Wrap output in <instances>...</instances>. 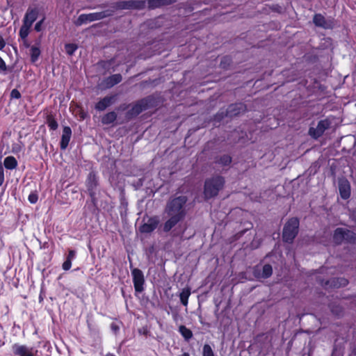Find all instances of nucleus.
I'll return each mask as SVG.
<instances>
[{
  "mask_svg": "<svg viewBox=\"0 0 356 356\" xmlns=\"http://www.w3.org/2000/svg\"><path fill=\"white\" fill-rule=\"evenodd\" d=\"M49 127L52 130H56L58 128L57 122L52 118H49L47 120Z\"/></svg>",
  "mask_w": 356,
  "mask_h": 356,
  "instance_id": "nucleus-32",
  "label": "nucleus"
},
{
  "mask_svg": "<svg viewBox=\"0 0 356 356\" xmlns=\"http://www.w3.org/2000/svg\"><path fill=\"white\" fill-rule=\"evenodd\" d=\"M224 179L217 176L207 179L204 184V195L206 198H211L218 195L224 186Z\"/></svg>",
  "mask_w": 356,
  "mask_h": 356,
  "instance_id": "nucleus-2",
  "label": "nucleus"
},
{
  "mask_svg": "<svg viewBox=\"0 0 356 356\" xmlns=\"http://www.w3.org/2000/svg\"><path fill=\"white\" fill-rule=\"evenodd\" d=\"M245 232V230H243V231H240L238 232H237L234 236V238L230 241L231 243L234 242L236 238L241 237Z\"/></svg>",
  "mask_w": 356,
  "mask_h": 356,
  "instance_id": "nucleus-42",
  "label": "nucleus"
},
{
  "mask_svg": "<svg viewBox=\"0 0 356 356\" xmlns=\"http://www.w3.org/2000/svg\"><path fill=\"white\" fill-rule=\"evenodd\" d=\"M330 310L337 316H341L343 313V309L340 306L330 305Z\"/></svg>",
  "mask_w": 356,
  "mask_h": 356,
  "instance_id": "nucleus-31",
  "label": "nucleus"
},
{
  "mask_svg": "<svg viewBox=\"0 0 356 356\" xmlns=\"http://www.w3.org/2000/svg\"><path fill=\"white\" fill-rule=\"evenodd\" d=\"M38 10L35 8H29L23 19V23L32 26L33 22L37 19Z\"/></svg>",
  "mask_w": 356,
  "mask_h": 356,
  "instance_id": "nucleus-13",
  "label": "nucleus"
},
{
  "mask_svg": "<svg viewBox=\"0 0 356 356\" xmlns=\"http://www.w3.org/2000/svg\"><path fill=\"white\" fill-rule=\"evenodd\" d=\"M31 28V26H29L23 23L22 26L19 29V35L21 38V39L24 41V42L26 41V38L28 37L30 33Z\"/></svg>",
  "mask_w": 356,
  "mask_h": 356,
  "instance_id": "nucleus-21",
  "label": "nucleus"
},
{
  "mask_svg": "<svg viewBox=\"0 0 356 356\" xmlns=\"http://www.w3.org/2000/svg\"><path fill=\"white\" fill-rule=\"evenodd\" d=\"M236 108H238V110H243V105L239 104V105H232L229 108V112L232 113L236 110Z\"/></svg>",
  "mask_w": 356,
  "mask_h": 356,
  "instance_id": "nucleus-39",
  "label": "nucleus"
},
{
  "mask_svg": "<svg viewBox=\"0 0 356 356\" xmlns=\"http://www.w3.org/2000/svg\"><path fill=\"white\" fill-rule=\"evenodd\" d=\"M181 356H190L189 354L188 353H184L182 354Z\"/></svg>",
  "mask_w": 356,
  "mask_h": 356,
  "instance_id": "nucleus-46",
  "label": "nucleus"
},
{
  "mask_svg": "<svg viewBox=\"0 0 356 356\" xmlns=\"http://www.w3.org/2000/svg\"><path fill=\"white\" fill-rule=\"evenodd\" d=\"M159 223L156 218H149L147 222L140 227V231L142 233H150L156 229Z\"/></svg>",
  "mask_w": 356,
  "mask_h": 356,
  "instance_id": "nucleus-14",
  "label": "nucleus"
},
{
  "mask_svg": "<svg viewBox=\"0 0 356 356\" xmlns=\"http://www.w3.org/2000/svg\"><path fill=\"white\" fill-rule=\"evenodd\" d=\"M122 81V76L119 74H113L108 78L106 79L105 81L106 82V86L107 88H111L114 85L120 83Z\"/></svg>",
  "mask_w": 356,
  "mask_h": 356,
  "instance_id": "nucleus-18",
  "label": "nucleus"
},
{
  "mask_svg": "<svg viewBox=\"0 0 356 356\" xmlns=\"http://www.w3.org/2000/svg\"><path fill=\"white\" fill-rule=\"evenodd\" d=\"M76 257V251L74 250H70L67 255L66 259L72 261Z\"/></svg>",
  "mask_w": 356,
  "mask_h": 356,
  "instance_id": "nucleus-37",
  "label": "nucleus"
},
{
  "mask_svg": "<svg viewBox=\"0 0 356 356\" xmlns=\"http://www.w3.org/2000/svg\"><path fill=\"white\" fill-rule=\"evenodd\" d=\"M202 356H215L213 351L209 344H204L203 346Z\"/></svg>",
  "mask_w": 356,
  "mask_h": 356,
  "instance_id": "nucleus-29",
  "label": "nucleus"
},
{
  "mask_svg": "<svg viewBox=\"0 0 356 356\" xmlns=\"http://www.w3.org/2000/svg\"><path fill=\"white\" fill-rule=\"evenodd\" d=\"M13 351L17 356H38V350L29 348L25 345L15 343L13 346Z\"/></svg>",
  "mask_w": 356,
  "mask_h": 356,
  "instance_id": "nucleus-8",
  "label": "nucleus"
},
{
  "mask_svg": "<svg viewBox=\"0 0 356 356\" xmlns=\"http://www.w3.org/2000/svg\"><path fill=\"white\" fill-rule=\"evenodd\" d=\"M319 283L325 289L344 287L348 284V280L344 277H333L324 281L320 280Z\"/></svg>",
  "mask_w": 356,
  "mask_h": 356,
  "instance_id": "nucleus-7",
  "label": "nucleus"
},
{
  "mask_svg": "<svg viewBox=\"0 0 356 356\" xmlns=\"http://www.w3.org/2000/svg\"><path fill=\"white\" fill-rule=\"evenodd\" d=\"M146 102L145 100H142L140 102L137 103L135 106H133L131 113L132 114L138 115L141 113L146 108Z\"/></svg>",
  "mask_w": 356,
  "mask_h": 356,
  "instance_id": "nucleus-23",
  "label": "nucleus"
},
{
  "mask_svg": "<svg viewBox=\"0 0 356 356\" xmlns=\"http://www.w3.org/2000/svg\"><path fill=\"white\" fill-rule=\"evenodd\" d=\"M88 247H89V248H90V250L91 251V250H91V247H92V246H91V245H89Z\"/></svg>",
  "mask_w": 356,
  "mask_h": 356,
  "instance_id": "nucleus-48",
  "label": "nucleus"
},
{
  "mask_svg": "<svg viewBox=\"0 0 356 356\" xmlns=\"http://www.w3.org/2000/svg\"><path fill=\"white\" fill-rule=\"evenodd\" d=\"M330 124L329 121L327 120H321L318 123L316 128L311 127L309 129V134L312 138L316 139L323 135L325 131L329 128Z\"/></svg>",
  "mask_w": 356,
  "mask_h": 356,
  "instance_id": "nucleus-10",
  "label": "nucleus"
},
{
  "mask_svg": "<svg viewBox=\"0 0 356 356\" xmlns=\"http://www.w3.org/2000/svg\"><path fill=\"white\" fill-rule=\"evenodd\" d=\"M313 22L317 26L323 29H332L333 27V22L332 19H326L322 15L316 14L314 16Z\"/></svg>",
  "mask_w": 356,
  "mask_h": 356,
  "instance_id": "nucleus-12",
  "label": "nucleus"
},
{
  "mask_svg": "<svg viewBox=\"0 0 356 356\" xmlns=\"http://www.w3.org/2000/svg\"><path fill=\"white\" fill-rule=\"evenodd\" d=\"M3 164L6 168L13 170L17 167V161L14 156H10L4 159Z\"/></svg>",
  "mask_w": 356,
  "mask_h": 356,
  "instance_id": "nucleus-20",
  "label": "nucleus"
},
{
  "mask_svg": "<svg viewBox=\"0 0 356 356\" xmlns=\"http://www.w3.org/2000/svg\"><path fill=\"white\" fill-rule=\"evenodd\" d=\"M334 241L337 243H356V235L346 228L339 227L334 230L333 235Z\"/></svg>",
  "mask_w": 356,
  "mask_h": 356,
  "instance_id": "nucleus-4",
  "label": "nucleus"
},
{
  "mask_svg": "<svg viewBox=\"0 0 356 356\" xmlns=\"http://www.w3.org/2000/svg\"><path fill=\"white\" fill-rule=\"evenodd\" d=\"M134 289L140 293L144 290L145 277L143 271L137 268L131 270Z\"/></svg>",
  "mask_w": 356,
  "mask_h": 356,
  "instance_id": "nucleus-6",
  "label": "nucleus"
},
{
  "mask_svg": "<svg viewBox=\"0 0 356 356\" xmlns=\"http://www.w3.org/2000/svg\"><path fill=\"white\" fill-rule=\"evenodd\" d=\"M273 274V268L271 266L270 264H265L264 266H263V268H262V274H261V277L263 278H268L270 277Z\"/></svg>",
  "mask_w": 356,
  "mask_h": 356,
  "instance_id": "nucleus-26",
  "label": "nucleus"
},
{
  "mask_svg": "<svg viewBox=\"0 0 356 356\" xmlns=\"http://www.w3.org/2000/svg\"><path fill=\"white\" fill-rule=\"evenodd\" d=\"M6 43L3 38L0 35V50L3 49L5 47Z\"/></svg>",
  "mask_w": 356,
  "mask_h": 356,
  "instance_id": "nucleus-44",
  "label": "nucleus"
},
{
  "mask_svg": "<svg viewBox=\"0 0 356 356\" xmlns=\"http://www.w3.org/2000/svg\"><path fill=\"white\" fill-rule=\"evenodd\" d=\"M44 17H43L41 20L38 21L35 25V27H34V29L37 31V32H40L42 31V24L44 23Z\"/></svg>",
  "mask_w": 356,
  "mask_h": 356,
  "instance_id": "nucleus-34",
  "label": "nucleus"
},
{
  "mask_svg": "<svg viewBox=\"0 0 356 356\" xmlns=\"http://www.w3.org/2000/svg\"><path fill=\"white\" fill-rule=\"evenodd\" d=\"M98 184L97 177L94 172H90L86 181L87 191L94 200L96 195V188Z\"/></svg>",
  "mask_w": 356,
  "mask_h": 356,
  "instance_id": "nucleus-9",
  "label": "nucleus"
},
{
  "mask_svg": "<svg viewBox=\"0 0 356 356\" xmlns=\"http://www.w3.org/2000/svg\"><path fill=\"white\" fill-rule=\"evenodd\" d=\"M65 48L67 54L72 55L76 50L77 46L74 44H67Z\"/></svg>",
  "mask_w": 356,
  "mask_h": 356,
  "instance_id": "nucleus-30",
  "label": "nucleus"
},
{
  "mask_svg": "<svg viewBox=\"0 0 356 356\" xmlns=\"http://www.w3.org/2000/svg\"><path fill=\"white\" fill-rule=\"evenodd\" d=\"M117 118V114L115 112H110L106 114L102 120V122L104 124H109L113 122Z\"/></svg>",
  "mask_w": 356,
  "mask_h": 356,
  "instance_id": "nucleus-24",
  "label": "nucleus"
},
{
  "mask_svg": "<svg viewBox=\"0 0 356 356\" xmlns=\"http://www.w3.org/2000/svg\"><path fill=\"white\" fill-rule=\"evenodd\" d=\"M339 190L343 199L346 200L350 197V184L346 179L341 178L339 179Z\"/></svg>",
  "mask_w": 356,
  "mask_h": 356,
  "instance_id": "nucleus-11",
  "label": "nucleus"
},
{
  "mask_svg": "<svg viewBox=\"0 0 356 356\" xmlns=\"http://www.w3.org/2000/svg\"><path fill=\"white\" fill-rule=\"evenodd\" d=\"M40 54V50L38 47L33 46L31 48V59L32 62H35Z\"/></svg>",
  "mask_w": 356,
  "mask_h": 356,
  "instance_id": "nucleus-28",
  "label": "nucleus"
},
{
  "mask_svg": "<svg viewBox=\"0 0 356 356\" xmlns=\"http://www.w3.org/2000/svg\"><path fill=\"white\" fill-rule=\"evenodd\" d=\"M169 0H149L148 6L151 8H155L161 6L169 3Z\"/></svg>",
  "mask_w": 356,
  "mask_h": 356,
  "instance_id": "nucleus-25",
  "label": "nucleus"
},
{
  "mask_svg": "<svg viewBox=\"0 0 356 356\" xmlns=\"http://www.w3.org/2000/svg\"><path fill=\"white\" fill-rule=\"evenodd\" d=\"M111 328L112 330L115 331V332L119 330V326L116 325L115 323H111Z\"/></svg>",
  "mask_w": 356,
  "mask_h": 356,
  "instance_id": "nucleus-43",
  "label": "nucleus"
},
{
  "mask_svg": "<svg viewBox=\"0 0 356 356\" xmlns=\"http://www.w3.org/2000/svg\"><path fill=\"white\" fill-rule=\"evenodd\" d=\"M299 224V220L297 218H292L286 222L282 233L284 242L292 243L298 232Z\"/></svg>",
  "mask_w": 356,
  "mask_h": 356,
  "instance_id": "nucleus-3",
  "label": "nucleus"
},
{
  "mask_svg": "<svg viewBox=\"0 0 356 356\" xmlns=\"http://www.w3.org/2000/svg\"><path fill=\"white\" fill-rule=\"evenodd\" d=\"M10 97L11 99H19L21 97V94L19 91L17 89L12 90L10 92Z\"/></svg>",
  "mask_w": 356,
  "mask_h": 356,
  "instance_id": "nucleus-35",
  "label": "nucleus"
},
{
  "mask_svg": "<svg viewBox=\"0 0 356 356\" xmlns=\"http://www.w3.org/2000/svg\"><path fill=\"white\" fill-rule=\"evenodd\" d=\"M115 96H106L95 105V108L98 111H104L111 106L115 102Z\"/></svg>",
  "mask_w": 356,
  "mask_h": 356,
  "instance_id": "nucleus-15",
  "label": "nucleus"
},
{
  "mask_svg": "<svg viewBox=\"0 0 356 356\" xmlns=\"http://www.w3.org/2000/svg\"><path fill=\"white\" fill-rule=\"evenodd\" d=\"M216 162L223 166H227L231 163L232 158L229 155H223L220 156Z\"/></svg>",
  "mask_w": 356,
  "mask_h": 356,
  "instance_id": "nucleus-27",
  "label": "nucleus"
},
{
  "mask_svg": "<svg viewBox=\"0 0 356 356\" xmlns=\"http://www.w3.org/2000/svg\"><path fill=\"white\" fill-rule=\"evenodd\" d=\"M168 216L170 217V218L168 220L166 221L163 227V229L165 232L170 231L179 221H180L183 218L176 216Z\"/></svg>",
  "mask_w": 356,
  "mask_h": 356,
  "instance_id": "nucleus-17",
  "label": "nucleus"
},
{
  "mask_svg": "<svg viewBox=\"0 0 356 356\" xmlns=\"http://www.w3.org/2000/svg\"><path fill=\"white\" fill-rule=\"evenodd\" d=\"M4 181V173L3 168L2 164L0 163V186H1Z\"/></svg>",
  "mask_w": 356,
  "mask_h": 356,
  "instance_id": "nucleus-40",
  "label": "nucleus"
},
{
  "mask_svg": "<svg viewBox=\"0 0 356 356\" xmlns=\"http://www.w3.org/2000/svg\"><path fill=\"white\" fill-rule=\"evenodd\" d=\"M144 6H145V1H140V2H137V3L132 2V3H131V5H129V6L140 8H143Z\"/></svg>",
  "mask_w": 356,
  "mask_h": 356,
  "instance_id": "nucleus-38",
  "label": "nucleus"
},
{
  "mask_svg": "<svg viewBox=\"0 0 356 356\" xmlns=\"http://www.w3.org/2000/svg\"><path fill=\"white\" fill-rule=\"evenodd\" d=\"M72 131L69 127H65L63 130V134L60 141V147L63 149H66L67 147L70 138H71Z\"/></svg>",
  "mask_w": 356,
  "mask_h": 356,
  "instance_id": "nucleus-16",
  "label": "nucleus"
},
{
  "mask_svg": "<svg viewBox=\"0 0 356 356\" xmlns=\"http://www.w3.org/2000/svg\"><path fill=\"white\" fill-rule=\"evenodd\" d=\"M88 325L89 329H90V330H91V325H90V324L88 323Z\"/></svg>",
  "mask_w": 356,
  "mask_h": 356,
  "instance_id": "nucleus-47",
  "label": "nucleus"
},
{
  "mask_svg": "<svg viewBox=\"0 0 356 356\" xmlns=\"http://www.w3.org/2000/svg\"><path fill=\"white\" fill-rule=\"evenodd\" d=\"M29 201L32 203V204H35L36 203V202L38 201V195L35 193H31L29 195Z\"/></svg>",
  "mask_w": 356,
  "mask_h": 356,
  "instance_id": "nucleus-36",
  "label": "nucleus"
},
{
  "mask_svg": "<svg viewBox=\"0 0 356 356\" xmlns=\"http://www.w3.org/2000/svg\"><path fill=\"white\" fill-rule=\"evenodd\" d=\"M179 332L186 341H188L193 337L192 331L185 325H180L179 327Z\"/></svg>",
  "mask_w": 356,
  "mask_h": 356,
  "instance_id": "nucleus-22",
  "label": "nucleus"
},
{
  "mask_svg": "<svg viewBox=\"0 0 356 356\" xmlns=\"http://www.w3.org/2000/svg\"><path fill=\"white\" fill-rule=\"evenodd\" d=\"M7 70V67L4 60L0 57V72H5Z\"/></svg>",
  "mask_w": 356,
  "mask_h": 356,
  "instance_id": "nucleus-41",
  "label": "nucleus"
},
{
  "mask_svg": "<svg viewBox=\"0 0 356 356\" xmlns=\"http://www.w3.org/2000/svg\"><path fill=\"white\" fill-rule=\"evenodd\" d=\"M109 15H111V13L108 11H102L89 14H82L79 16L76 22V25H81L83 24H86L88 22L99 20Z\"/></svg>",
  "mask_w": 356,
  "mask_h": 356,
  "instance_id": "nucleus-5",
  "label": "nucleus"
},
{
  "mask_svg": "<svg viewBox=\"0 0 356 356\" xmlns=\"http://www.w3.org/2000/svg\"><path fill=\"white\" fill-rule=\"evenodd\" d=\"M191 289L187 287L182 289L179 294L180 302L184 306H187L188 303V298L191 296Z\"/></svg>",
  "mask_w": 356,
  "mask_h": 356,
  "instance_id": "nucleus-19",
  "label": "nucleus"
},
{
  "mask_svg": "<svg viewBox=\"0 0 356 356\" xmlns=\"http://www.w3.org/2000/svg\"><path fill=\"white\" fill-rule=\"evenodd\" d=\"M72 267V261L70 259H65L62 265V268L64 270H69Z\"/></svg>",
  "mask_w": 356,
  "mask_h": 356,
  "instance_id": "nucleus-33",
  "label": "nucleus"
},
{
  "mask_svg": "<svg viewBox=\"0 0 356 356\" xmlns=\"http://www.w3.org/2000/svg\"><path fill=\"white\" fill-rule=\"evenodd\" d=\"M187 201L185 196H179L170 200L166 207L168 216H176L184 218L185 215L184 205Z\"/></svg>",
  "mask_w": 356,
  "mask_h": 356,
  "instance_id": "nucleus-1",
  "label": "nucleus"
},
{
  "mask_svg": "<svg viewBox=\"0 0 356 356\" xmlns=\"http://www.w3.org/2000/svg\"><path fill=\"white\" fill-rule=\"evenodd\" d=\"M154 245L149 246V248L148 250H146V251H148L149 253L152 254L154 250Z\"/></svg>",
  "mask_w": 356,
  "mask_h": 356,
  "instance_id": "nucleus-45",
  "label": "nucleus"
}]
</instances>
